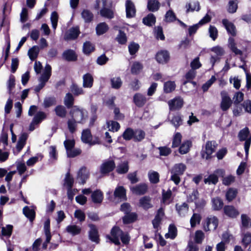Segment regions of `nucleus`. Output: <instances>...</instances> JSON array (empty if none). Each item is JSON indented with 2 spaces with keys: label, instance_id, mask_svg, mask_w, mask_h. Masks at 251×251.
I'll list each match as a JSON object with an SVG mask.
<instances>
[{
  "label": "nucleus",
  "instance_id": "nucleus-1",
  "mask_svg": "<svg viewBox=\"0 0 251 251\" xmlns=\"http://www.w3.org/2000/svg\"><path fill=\"white\" fill-rule=\"evenodd\" d=\"M72 118L78 124H84L88 118L87 112L84 109L74 106L70 111Z\"/></svg>",
  "mask_w": 251,
  "mask_h": 251
},
{
  "label": "nucleus",
  "instance_id": "nucleus-2",
  "mask_svg": "<svg viewBox=\"0 0 251 251\" xmlns=\"http://www.w3.org/2000/svg\"><path fill=\"white\" fill-rule=\"evenodd\" d=\"M249 130L248 128L246 127L240 130L238 134V137L240 141H245L244 148L246 156L248 155L249 149L251 145V138L248 139L249 135Z\"/></svg>",
  "mask_w": 251,
  "mask_h": 251
},
{
  "label": "nucleus",
  "instance_id": "nucleus-3",
  "mask_svg": "<svg viewBox=\"0 0 251 251\" xmlns=\"http://www.w3.org/2000/svg\"><path fill=\"white\" fill-rule=\"evenodd\" d=\"M123 231L117 226L113 227L111 231L110 235H107V238L110 240V241L115 245H119L120 238L122 235Z\"/></svg>",
  "mask_w": 251,
  "mask_h": 251
},
{
  "label": "nucleus",
  "instance_id": "nucleus-4",
  "mask_svg": "<svg viewBox=\"0 0 251 251\" xmlns=\"http://www.w3.org/2000/svg\"><path fill=\"white\" fill-rule=\"evenodd\" d=\"M218 225V219L215 216H210L206 218L203 227L205 231L215 230Z\"/></svg>",
  "mask_w": 251,
  "mask_h": 251
},
{
  "label": "nucleus",
  "instance_id": "nucleus-5",
  "mask_svg": "<svg viewBox=\"0 0 251 251\" xmlns=\"http://www.w3.org/2000/svg\"><path fill=\"white\" fill-rule=\"evenodd\" d=\"M81 140L83 143L89 144L90 145L100 144V140L97 137L95 140H92V136L90 130L88 129L82 131Z\"/></svg>",
  "mask_w": 251,
  "mask_h": 251
},
{
  "label": "nucleus",
  "instance_id": "nucleus-6",
  "mask_svg": "<svg viewBox=\"0 0 251 251\" xmlns=\"http://www.w3.org/2000/svg\"><path fill=\"white\" fill-rule=\"evenodd\" d=\"M51 68L50 66L49 65V64L46 65L45 68L44 72L39 80V84H38V85L42 89L44 87L46 83L50 78L51 75Z\"/></svg>",
  "mask_w": 251,
  "mask_h": 251
},
{
  "label": "nucleus",
  "instance_id": "nucleus-7",
  "mask_svg": "<svg viewBox=\"0 0 251 251\" xmlns=\"http://www.w3.org/2000/svg\"><path fill=\"white\" fill-rule=\"evenodd\" d=\"M221 95L222 97L221 108L223 111H226L230 107L232 103L231 100L225 91H222Z\"/></svg>",
  "mask_w": 251,
  "mask_h": 251
},
{
  "label": "nucleus",
  "instance_id": "nucleus-8",
  "mask_svg": "<svg viewBox=\"0 0 251 251\" xmlns=\"http://www.w3.org/2000/svg\"><path fill=\"white\" fill-rule=\"evenodd\" d=\"M115 164L112 160H107L104 161L100 166V171L102 174H107L114 170Z\"/></svg>",
  "mask_w": 251,
  "mask_h": 251
},
{
  "label": "nucleus",
  "instance_id": "nucleus-9",
  "mask_svg": "<svg viewBox=\"0 0 251 251\" xmlns=\"http://www.w3.org/2000/svg\"><path fill=\"white\" fill-rule=\"evenodd\" d=\"M126 16L128 18H133L136 14V8L131 0H126L125 2Z\"/></svg>",
  "mask_w": 251,
  "mask_h": 251
},
{
  "label": "nucleus",
  "instance_id": "nucleus-10",
  "mask_svg": "<svg viewBox=\"0 0 251 251\" xmlns=\"http://www.w3.org/2000/svg\"><path fill=\"white\" fill-rule=\"evenodd\" d=\"M215 142L213 141H208L205 145V152L202 154L203 158L208 159L210 158V155L215 151Z\"/></svg>",
  "mask_w": 251,
  "mask_h": 251
},
{
  "label": "nucleus",
  "instance_id": "nucleus-11",
  "mask_svg": "<svg viewBox=\"0 0 251 251\" xmlns=\"http://www.w3.org/2000/svg\"><path fill=\"white\" fill-rule=\"evenodd\" d=\"M44 232L46 235V241L43 244V248L46 249L48 244L49 243L51 239V234L50 232V221L47 219L44 223Z\"/></svg>",
  "mask_w": 251,
  "mask_h": 251
},
{
  "label": "nucleus",
  "instance_id": "nucleus-12",
  "mask_svg": "<svg viewBox=\"0 0 251 251\" xmlns=\"http://www.w3.org/2000/svg\"><path fill=\"white\" fill-rule=\"evenodd\" d=\"M155 58L159 63L165 64L169 61L170 55L167 51L160 50L156 53Z\"/></svg>",
  "mask_w": 251,
  "mask_h": 251
},
{
  "label": "nucleus",
  "instance_id": "nucleus-13",
  "mask_svg": "<svg viewBox=\"0 0 251 251\" xmlns=\"http://www.w3.org/2000/svg\"><path fill=\"white\" fill-rule=\"evenodd\" d=\"M168 104L171 110L180 109L183 104L182 99L179 97L176 98L168 101Z\"/></svg>",
  "mask_w": 251,
  "mask_h": 251
},
{
  "label": "nucleus",
  "instance_id": "nucleus-14",
  "mask_svg": "<svg viewBox=\"0 0 251 251\" xmlns=\"http://www.w3.org/2000/svg\"><path fill=\"white\" fill-rule=\"evenodd\" d=\"M103 8L100 11V15L103 17L112 19L114 17L113 11L105 6L107 5V0H102Z\"/></svg>",
  "mask_w": 251,
  "mask_h": 251
},
{
  "label": "nucleus",
  "instance_id": "nucleus-15",
  "mask_svg": "<svg viewBox=\"0 0 251 251\" xmlns=\"http://www.w3.org/2000/svg\"><path fill=\"white\" fill-rule=\"evenodd\" d=\"M130 189L133 193L137 195H142L147 192L148 186L145 183H142L131 187Z\"/></svg>",
  "mask_w": 251,
  "mask_h": 251
},
{
  "label": "nucleus",
  "instance_id": "nucleus-16",
  "mask_svg": "<svg viewBox=\"0 0 251 251\" xmlns=\"http://www.w3.org/2000/svg\"><path fill=\"white\" fill-rule=\"evenodd\" d=\"M224 213L228 217L234 218L239 215V212L232 205H226L224 208Z\"/></svg>",
  "mask_w": 251,
  "mask_h": 251
},
{
  "label": "nucleus",
  "instance_id": "nucleus-17",
  "mask_svg": "<svg viewBox=\"0 0 251 251\" xmlns=\"http://www.w3.org/2000/svg\"><path fill=\"white\" fill-rule=\"evenodd\" d=\"M27 137L28 134L27 133H23L20 135L16 147L17 151L16 153H18L24 148L25 144Z\"/></svg>",
  "mask_w": 251,
  "mask_h": 251
},
{
  "label": "nucleus",
  "instance_id": "nucleus-18",
  "mask_svg": "<svg viewBox=\"0 0 251 251\" xmlns=\"http://www.w3.org/2000/svg\"><path fill=\"white\" fill-rule=\"evenodd\" d=\"M88 177V171L85 168H82L78 172L77 180L78 181V183L84 184Z\"/></svg>",
  "mask_w": 251,
  "mask_h": 251
},
{
  "label": "nucleus",
  "instance_id": "nucleus-19",
  "mask_svg": "<svg viewBox=\"0 0 251 251\" xmlns=\"http://www.w3.org/2000/svg\"><path fill=\"white\" fill-rule=\"evenodd\" d=\"M79 34V31L78 27H72L66 33L64 39L66 40L75 39L77 37Z\"/></svg>",
  "mask_w": 251,
  "mask_h": 251
},
{
  "label": "nucleus",
  "instance_id": "nucleus-20",
  "mask_svg": "<svg viewBox=\"0 0 251 251\" xmlns=\"http://www.w3.org/2000/svg\"><path fill=\"white\" fill-rule=\"evenodd\" d=\"M133 101L136 106L142 107L147 102V98L140 93H136L133 97Z\"/></svg>",
  "mask_w": 251,
  "mask_h": 251
},
{
  "label": "nucleus",
  "instance_id": "nucleus-21",
  "mask_svg": "<svg viewBox=\"0 0 251 251\" xmlns=\"http://www.w3.org/2000/svg\"><path fill=\"white\" fill-rule=\"evenodd\" d=\"M82 86L84 88H90L93 86V77L91 74L87 73L83 75Z\"/></svg>",
  "mask_w": 251,
  "mask_h": 251
},
{
  "label": "nucleus",
  "instance_id": "nucleus-22",
  "mask_svg": "<svg viewBox=\"0 0 251 251\" xmlns=\"http://www.w3.org/2000/svg\"><path fill=\"white\" fill-rule=\"evenodd\" d=\"M164 216V213L162 208L158 209L157 214L152 220V225L154 228H157L160 225L161 220Z\"/></svg>",
  "mask_w": 251,
  "mask_h": 251
},
{
  "label": "nucleus",
  "instance_id": "nucleus-23",
  "mask_svg": "<svg viewBox=\"0 0 251 251\" xmlns=\"http://www.w3.org/2000/svg\"><path fill=\"white\" fill-rule=\"evenodd\" d=\"M89 226L90 228L89 233L90 239L97 243H99V238L97 228L93 225H89Z\"/></svg>",
  "mask_w": 251,
  "mask_h": 251
},
{
  "label": "nucleus",
  "instance_id": "nucleus-24",
  "mask_svg": "<svg viewBox=\"0 0 251 251\" xmlns=\"http://www.w3.org/2000/svg\"><path fill=\"white\" fill-rule=\"evenodd\" d=\"M139 205L145 209L152 207L151 198L149 196H144L141 198L139 200Z\"/></svg>",
  "mask_w": 251,
  "mask_h": 251
},
{
  "label": "nucleus",
  "instance_id": "nucleus-25",
  "mask_svg": "<svg viewBox=\"0 0 251 251\" xmlns=\"http://www.w3.org/2000/svg\"><path fill=\"white\" fill-rule=\"evenodd\" d=\"M211 202L212 209L215 211L221 210L224 205L223 200L219 197L213 198Z\"/></svg>",
  "mask_w": 251,
  "mask_h": 251
},
{
  "label": "nucleus",
  "instance_id": "nucleus-26",
  "mask_svg": "<svg viewBox=\"0 0 251 251\" xmlns=\"http://www.w3.org/2000/svg\"><path fill=\"white\" fill-rule=\"evenodd\" d=\"M186 169V166L183 163H178L174 165L171 171V173L181 175L183 174Z\"/></svg>",
  "mask_w": 251,
  "mask_h": 251
},
{
  "label": "nucleus",
  "instance_id": "nucleus-27",
  "mask_svg": "<svg viewBox=\"0 0 251 251\" xmlns=\"http://www.w3.org/2000/svg\"><path fill=\"white\" fill-rule=\"evenodd\" d=\"M222 23L227 31L231 35L234 36L236 34V29L234 25L226 19H224Z\"/></svg>",
  "mask_w": 251,
  "mask_h": 251
},
{
  "label": "nucleus",
  "instance_id": "nucleus-28",
  "mask_svg": "<svg viewBox=\"0 0 251 251\" xmlns=\"http://www.w3.org/2000/svg\"><path fill=\"white\" fill-rule=\"evenodd\" d=\"M186 12H193L194 11H199L200 9V3L197 1H192L187 3L185 5Z\"/></svg>",
  "mask_w": 251,
  "mask_h": 251
},
{
  "label": "nucleus",
  "instance_id": "nucleus-29",
  "mask_svg": "<svg viewBox=\"0 0 251 251\" xmlns=\"http://www.w3.org/2000/svg\"><path fill=\"white\" fill-rule=\"evenodd\" d=\"M91 198L95 203H100L103 200V194L100 190H97L92 193Z\"/></svg>",
  "mask_w": 251,
  "mask_h": 251
},
{
  "label": "nucleus",
  "instance_id": "nucleus-30",
  "mask_svg": "<svg viewBox=\"0 0 251 251\" xmlns=\"http://www.w3.org/2000/svg\"><path fill=\"white\" fill-rule=\"evenodd\" d=\"M160 6V4L157 0H148L147 7L150 11H157Z\"/></svg>",
  "mask_w": 251,
  "mask_h": 251
},
{
  "label": "nucleus",
  "instance_id": "nucleus-31",
  "mask_svg": "<svg viewBox=\"0 0 251 251\" xmlns=\"http://www.w3.org/2000/svg\"><path fill=\"white\" fill-rule=\"evenodd\" d=\"M176 207L178 214L180 216H185L188 212V207L186 203H183L181 205L176 204Z\"/></svg>",
  "mask_w": 251,
  "mask_h": 251
},
{
  "label": "nucleus",
  "instance_id": "nucleus-32",
  "mask_svg": "<svg viewBox=\"0 0 251 251\" xmlns=\"http://www.w3.org/2000/svg\"><path fill=\"white\" fill-rule=\"evenodd\" d=\"M54 110L56 115L58 117L62 118L66 117L67 112L64 106L58 105L55 107Z\"/></svg>",
  "mask_w": 251,
  "mask_h": 251
},
{
  "label": "nucleus",
  "instance_id": "nucleus-33",
  "mask_svg": "<svg viewBox=\"0 0 251 251\" xmlns=\"http://www.w3.org/2000/svg\"><path fill=\"white\" fill-rule=\"evenodd\" d=\"M114 196L121 200H125L126 199V190L123 186H119L116 188Z\"/></svg>",
  "mask_w": 251,
  "mask_h": 251
},
{
  "label": "nucleus",
  "instance_id": "nucleus-34",
  "mask_svg": "<svg viewBox=\"0 0 251 251\" xmlns=\"http://www.w3.org/2000/svg\"><path fill=\"white\" fill-rule=\"evenodd\" d=\"M74 102V98L73 95L70 93L66 94L64 99V103L65 106L69 108L73 106Z\"/></svg>",
  "mask_w": 251,
  "mask_h": 251
},
{
  "label": "nucleus",
  "instance_id": "nucleus-35",
  "mask_svg": "<svg viewBox=\"0 0 251 251\" xmlns=\"http://www.w3.org/2000/svg\"><path fill=\"white\" fill-rule=\"evenodd\" d=\"M191 146V142L188 140L184 141L179 147V153L182 154L187 153L189 151Z\"/></svg>",
  "mask_w": 251,
  "mask_h": 251
},
{
  "label": "nucleus",
  "instance_id": "nucleus-36",
  "mask_svg": "<svg viewBox=\"0 0 251 251\" xmlns=\"http://www.w3.org/2000/svg\"><path fill=\"white\" fill-rule=\"evenodd\" d=\"M108 26L106 23H100L96 26V33L99 35H102L105 33L108 30Z\"/></svg>",
  "mask_w": 251,
  "mask_h": 251
},
{
  "label": "nucleus",
  "instance_id": "nucleus-37",
  "mask_svg": "<svg viewBox=\"0 0 251 251\" xmlns=\"http://www.w3.org/2000/svg\"><path fill=\"white\" fill-rule=\"evenodd\" d=\"M148 176L150 182L152 183H157L159 181V174L154 171H150L148 173Z\"/></svg>",
  "mask_w": 251,
  "mask_h": 251
},
{
  "label": "nucleus",
  "instance_id": "nucleus-38",
  "mask_svg": "<svg viewBox=\"0 0 251 251\" xmlns=\"http://www.w3.org/2000/svg\"><path fill=\"white\" fill-rule=\"evenodd\" d=\"M177 235V230L176 226L173 225H170L168 232L166 233L165 237L166 238L174 239Z\"/></svg>",
  "mask_w": 251,
  "mask_h": 251
},
{
  "label": "nucleus",
  "instance_id": "nucleus-39",
  "mask_svg": "<svg viewBox=\"0 0 251 251\" xmlns=\"http://www.w3.org/2000/svg\"><path fill=\"white\" fill-rule=\"evenodd\" d=\"M39 52V48L34 46L28 51V55L31 60H34L37 57Z\"/></svg>",
  "mask_w": 251,
  "mask_h": 251
},
{
  "label": "nucleus",
  "instance_id": "nucleus-40",
  "mask_svg": "<svg viewBox=\"0 0 251 251\" xmlns=\"http://www.w3.org/2000/svg\"><path fill=\"white\" fill-rule=\"evenodd\" d=\"M23 213L30 221L34 220L35 216V212L34 210L30 209L28 206H25L23 208Z\"/></svg>",
  "mask_w": 251,
  "mask_h": 251
},
{
  "label": "nucleus",
  "instance_id": "nucleus-41",
  "mask_svg": "<svg viewBox=\"0 0 251 251\" xmlns=\"http://www.w3.org/2000/svg\"><path fill=\"white\" fill-rule=\"evenodd\" d=\"M143 66L139 62H134L131 67V72L133 74H139L143 69Z\"/></svg>",
  "mask_w": 251,
  "mask_h": 251
},
{
  "label": "nucleus",
  "instance_id": "nucleus-42",
  "mask_svg": "<svg viewBox=\"0 0 251 251\" xmlns=\"http://www.w3.org/2000/svg\"><path fill=\"white\" fill-rule=\"evenodd\" d=\"M229 47L230 50L233 52L236 55H241L242 54V51L237 48L236 44L234 42V39L232 38H229L228 39Z\"/></svg>",
  "mask_w": 251,
  "mask_h": 251
},
{
  "label": "nucleus",
  "instance_id": "nucleus-43",
  "mask_svg": "<svg viewBox=\"0 0 251 251\" xmlns=\"http://www.w3.org/2000/svg\"><path fill=\"white\" fill-rule=\"evenodd\" d=\"M66 230L72 235H75L80 232L81 228L76 225H70L66 227Z\"/></svg>",
  "mask_w": 251,
  "mask_h": 251
},
{
  "label": "nucleus",
  "instance_id": "nucleus-44",
  "mask_svg": "<svg viewBox=\"0 0 251 251\" xmlns=\"http://www.w3.org/2000/svg\"><path fill=\"white\" fill-rule=\"evenodd\" d=\"M172 191L169 190L167 191L163 190L162 193V202L165 204H168L172 201Z\"/></svg>",
  "mask_w": 251,
  "mask_h": 251
},
{
  "label": "nucleus",
  "instance_id": "nucleus-45",
  "mask_svg": "<svg viewBox=\"0 0 251 251\" xmlns=\"http://www.w3.org/2000/svg\"><path fill=\"white\" fill-rule=\"evenodd\" d=\"M143 23L148 26H151L155 23V17L153 14H149L143 20Z\"/></svg>",
  "mask_w": 251,
  "mask_h": 251
},
{
  "label": "nucleus",
  "instance_id": "nucleus-46",
  "mask_svg": "<svg viewBox=\"0 0 251 251\" xmlns=\"http://www.w3.org/2000/svg\"><path fill=\"white\" fill-rule=\"evenodd\" d=\"M171 123L176 128H178L182 124L181 116L178 114L175 115L171 120Z\"/></svg>",
  "mask_w": 251,
  "mask_h": 251
},
{
  "label": "nucleus",
  "instance_id": "nucleus-47",
  "mask_svg": "<svg viewBox=\"0 0 251 251\" xmlns=\"http://www.w3.org/2000/svg\"><path fill=\"white\" fill-rule=\"evenodd\" d=\"M81 17L86 23L90 22L93 18V14L88 10H83L81 12Z\"/></svg>",
  "mask_w": 251,
  "mask_h": 251
},
{
  "label": "nucleus",
  "instance_id": "nucleus-48",
  "mask_svg": "<svg viewBox=\"0 0 251 251\" xmlns=\"http://www.w3.org/2000/svg\"><path fill=\"white\" fill-rule=\"evenodd\" d=\"M175 88L176 84L174 81H169L164 84V91L166 93L172 92Z\"/></svg>",
  "mask_w": 251,
  "mask_h": 251
},
{
  "label": "nucleus",
  "instance_id": "nucleus-49",
  "mask_svg": "<svg viewBox=\"0 0 251 251\" xmlns=\"http://www.w3.org/2000/svg\"><path fill=\"white\" fill-rule=\"evenodd\" d=\"M71 92L75 96H78L83 95L84 93V90L82 88L79 87L75 84H73L70 87Z\"/></svg>",
  "mask_w": 251,
  "mask_h": 251
},
{
  "label": "nucleus",
  "instance_id": "nucleus-50",
  "mask_svg": "<svg viewBox=\"0 0 251 251\" xmlns=\"http://www.w3.org/2000/svg\"><path fill=\"white\" fill-rule=\"evenodd\" d=\"M74 178L72 177L69 173H67L64 179V185L67 187V189L72 188L74 184Z\"/></svg>",
  "mask_w": 251,
  "mask_h": 251
},
{
  "label": "nucleus",
  "instance_id": "nucleus-51",
  "mask_svg": "<svg viewBox=\"0 0 251 251\" xmlns=\"http://www.w3.org/2000/svg\"><path fill=\"white\" fill-rule=\"evenodd\" d=\"M8 145V134L7 133L2 132L0 137V148L5 149Z\"/></svg>",
  "mask_w": 251,
  "mask_h": 251
},
{
  "label": "nucleus",
  "instance_id": "nucleus-52",
  "mask_svg": "<svg viewBox=\"0 0 251 251\" xmlns=\"http://www.w3.org/2000/svg\"><path fill=\"white\" fill-rule=\"evenodd\" d=\"M63 56L68 61H74L76 59V56L74 51L68 50L63 53Z\"/></svg>",
  "mask_w": 251,
  "mask_h": 251
},
{
  "label": "nucleus",
  "instance_id": "nucleus-53",
  "mask_svg": "<svg viewBox=\"0 0 251 251\" xmlns=\"http://www.w3.org/2000/svg\"><path fill=\"white\" fill-rule=\"evenodd\" d=\"M182 139V136L179 132H176L174 136L172 148L177 147L180 144Z\"/></svg>",
  "mask_w": 251,
  "mask_h": 251
},
{
  "label": "nucleus",
  "instance_id": "nucleus-54",
  "mask_svg": "<svg viewBox=\"0 0 251 251\" xmlns=\"http://www.w3.org/2000/svg\"><path fill=\"white\" fill-rule=\"evenodd\" d=\"M116 40L119 44H125L127 41L126 36L124 32L119 30V33L116 38Z\"/></svg>",
  "mask_w": 251,
  "mask_h": 251
},
{
  "label": "nucleus",
  "instance_id": "nucleus-55",
  "mask_svg": "<svg viewBox=\"0 0 251 251\" xmlns=\"http://www.w3.org/2000/svg\"><path fill=\"white\" fill-rule=\"evenodd\" d=\"M201 220V216L200 215L197 213H194L190 219L191 227H195L197 224H199Z\"/></svg>",
  "mask_w": 251,
  "mask_h": 251
},
{
  "label": "nucleus",
  "instance_id": "nucleus-56",
  "mask_svg": "<svg viewBox=\"0 0 251 251\" xmlns=\"http://www.w3.org/2000/svg\"><path fill=\"white\" fill-rule=\"evenodd\" d=\"M218 181V178L215 174H211L208 177L205 178L204 182L205 184H215Z\"/></svg>",
  "mask_w": 251,
  "mask_h": 251
},
{
  "label": "nucleus",
  "instance_id": "nucleus-57",
  "mask_svg": "<svg viewBox=\"0 0 251 251\" xmlns=\"http://www.w3.org/2000/svg\"><path fill=\"white\" fill-rule=\"evenodd\" d=\"M128 170V166L126 162H124L117 166V172L119 174H125Z\"/></svg>",
  "mask_w": 251,
  "mask_h": 251
},
{
  "label": "nucleus",
  "instance_id": "nucleus-58",
  "mask_svg": "<svg viewBox=\"0 0 251 251\" xmlns=\"http://www.w3.org/2000/svg\"><path fill=\"white\" fill-rule=\"evenodd\" d=\"M204 238V233L201 230H197L195 234V241L197 244L202 243Z\"/></svg>",
  "mask_w": 251,
  "mask_h": 251
},
{
  "label": "nucleus",
  "instance_id": "nucleus-59",
  "mask_svg": "<svg viewBox=\"0 0 251 251\" xmlns=\"http://www.w3.org/2000/svg\"><path fill=\"white\" fill-rule=\"evenodd\" d=\"M111 85L114 89H119L122 84V81L120 77H115L111 79Z\"/></svg>",
  "mask_w": 251,
  "mask_h": 251
},
{
  "label": "nucleus",
  "instance_id": "nucleus-60",
  "mask_svg": "<svg viewBox=\"0 0 251 251\" xmlns=\"http://www.w3.org/2000/svg\"><path fill=\"white\" fill-rule=\"evenodd\" d=\"M136 219V215L135 213H126V215L123 218V222L125 224H128L134 222Z\"/></svg>",
  "mask_w": 251,
  "mask_h": 251
},
{
  "label": "nucleus",
  "instance_id": "nucleus-61",
  "mask_svg": "<svg viewBox=\"0 0 251 251\" xmlns=\"http://www.w3.org/2000/svg\"><path fill=\"white\" fill-rule=\"evenodd\" d=\"M237 7V0H231L228 2L227 10L229 13H234L236 11Z\"/></svg>",
  "mask_w": 251,
  "mask_h": 251
},
{
  "label": "nucleus",
  "instance_id": "nucleus-62",
  "mask_svg": "<svg viewBox=\"0 0 251 251\" xmlns=\"http://www.w3.org/2000/svg\"><path fill=\"white\" fill-rule=\"evenodd\" d=\"M108 127L110 131H117L120 128L119 124L115 121H111L107 123Z\"/></svg>",
  "mask_w": 251,
  "mask_h": 251
},
{
  "label": "nucleus",
  "instance_id": "nucleus-63",
  "mask_svg": "<svg viewBox=\"0 0 251 251\" xmlns=\"http://www.w3.org/2000/svg\"><path fill=\"white\" fill-rule=\"evenodd\" d=\"M176 19V17L174 12L170 10L168 11L165 16V20L167 22H172L175 21Z\"/></svg>",
  "mask_w": 251,
  "mask_h": 251
},
{
  "label": "nucleus",
  "instance_id": "nucleus-64",
  "mask_svg": "<svg viewBox=\"0 0 251 251\" xmlns=\"http://www.w3.org/2000/svg\"><path fill=\"white\" fill-rule=\"evenodd\" d=\"M145 136V133L142 130H137L134 132L133 137L136 141H140L142 140Z\"/></svg>",
  "mask_w": 251,
  "mask_h": 251
}]
</instances>
